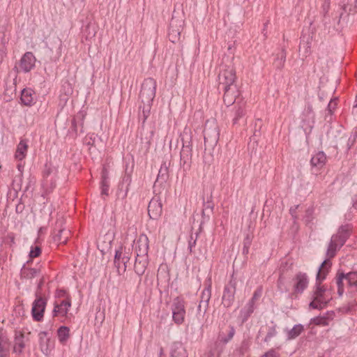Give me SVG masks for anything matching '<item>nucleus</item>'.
<instances>
[{
  "label": "nucleus",
  "mask_w": 357,
  "mask_h": 357,
  "mask_svg": "<svg viewBox=\"0 0 357 357\" xmlns=\"http://www.w3.org/2000/svg\"><path fill=\"white\" fill-rule=\"evenodd\" d=\"M39 343L43 352L47 353L53 347V342L45 331L39 333Z\"/></svg>",
  "instance_id": "obj_21"
},
{
  "label": "nucleus",
  "mask_w": 357,
  "mask_h": 357,
  "mask_svg": "<svg viewBox=\"0 0 357 357\" xmlns=\"http://www.w3.org/2000/svg\"><path fill=\"white\" fill-rule=\"evenodd\" d=\"M205 357H218V356L214 351L211 350L205 354Z\"/></svg>",
  "instance_id": "obj_62"
},
{
  "label": "nucleus",
  "mask_w": 357,
  "mask_h": 357,
  "mask_svg": "<svg viewBox=\"0 0 357 357\" xmlns=\"http://www.w3.org/2000/svg\"><path fill=\"white\" fill-rule=\"evenodd\" d=\"M245 102L238 101L236 102L233 107L229 109V115L231 118L233 125H236L243 120L246 115Z\"/></svg>",
  "instance_id": "obj_8"
},
{
  "label": "nucleus",
  "mask_w": 357,
  "mask_h": 357,
  "mask_svg": "<svg viewBox=\"0 0 357 357\" xmlns=\"http://www.w3.org/2000/svg\"><path fill=\"white\" fill-rule=\"evenodd\" d=\"M40 275V270L39 268H29L25 264L23 265L20 270L21 280H29Z\"/></svg>",
  "instance_id": "obj_20"
},
{
  "label": "nucleus",
  "mask_w": 357,
  "mask_h": 357,
  "mask_svg": "<svg viewBox=\"0 0 357 357\" xmlns=\"http://www.w3.org/2000/svg\"><path fill=\"white\" fill-rule=\"evenodd\" d=\"M136 252L138 257H148V238L146 236L140 237L137 242Z\"/></svg>",
  "instance_id": "obj_22"
},
{
  "label": "nucleus",
  "mask_w": 357,
  "mask_h": 357,
  "mask_svg": "<svg viewBox=\"0 0 357 357\" xmlns=\"http://www.w3.org/2000/svg\"><path fill=\"white\" fill-rule=\"evenodd\" d=\"M33 301L31 309L33 319L36 321H40L43 319L47 300L41 296H38Z\"/></svg>",
  "instance_id": "obj_10"
},
{
  "label": "nucleus",
  "mask_w": 357,
  "mask_h": 357,
  "mask_svg": "<svg viewBox=\"0 0 357 357\" xmlns=\"http://www.w3.org/2000/svg\"><path fill=\"white\" fill-rule=\"evenodd\" d=\"M150 109H151V106H146V105H144L143 110H142V114H143L142 124H144L145 123L146 119L148 118L149 113H150Z\"/></svg>",
  "instance_id": "obj_53"
},
{
  "label": "nucleus",
  "mask_w": 357,
  "mask_h": 357,
  "mask_svg": "<svg viewBox=\"0 0 357 357\" xmlns=\"http://www.w3.org/2000/svg\"><path fill=\"white\" fill-rule=\"evenodd\" d=\"M351 228L350 225H342L337 234L332 236L326 251L327 257L333 258L335 256L337 248H340L349 237Z\"/></svg>",
  "instance_id": "obj_2"
},
{
  "label": "nucleus",
  "mask_w": 357,
  "mask_h": 357,
  "mask_svg": "<svg viewBox=\"0 0 357 357\" xmlns=\"http://www.w3.org/2000/svg\"><path fill=\"white\" fill-rule=\"evenodd\" d=\"M228 328L229 329L227 335H225L224 332H222L219 335L220 342L224 344L228 343L233 338L236 332L233 326L229 325Z\"/></svg>",
  "instance_id": "obj_35"
},
{
  "label": "nucleus",
  "mask_w": 357,
  "mask_h": 357,
  "mask_svg": "<svg viewBox=\"0 0 357 357\" xmlns=\"http://www.w3.org/2000/svg\"><path fill=\"white\" fill-rule=\"evenodd\" d=\"M29 340L28 335H25L22 331H15L13 353L16 355H21L26 347V343Z\"/></svg>",
  "instance_id": "obj_12"
},
{
  "label": "nucleus",
  "mask_w": 357,
  "mask_h": 357,
  "mask_svg": "<svg viewBox=\"0 0 357 357\" xmlns=\"http://www.w3.org/2000/svg\"><path fill=\"white\" fill-rule=\"evenodd\" d=\"M211 297V283L209 284L204 289L201 294L200 301L209 303Z\"/></svg>",
  "instance_id": "obj_40"
},
{
  "label": "nucleus",
  "mask_w": 357,
  "mask_h": 357,
  "mask_svg": "<svg viewBox=\"0 0 357 357\" xmlns=\"http://www.w3.org/2000/svg\"><path fill=\"white\" fill-rule=\"evenodd\" d=\"M353 207L357 209V192L354 195L352 198Z\"/></svg>",
  "instance_id": "obj_63"
},
{
  "label": "nucleus",
  "mask_w": 357,
  "mask_h": 357,
  "mask_svg": "<svg viewBox=\"0 0 357 357\" xmlns=\"http://www.w3.org/2000/svg\"><path fill=\"white\" fill-rule=\"evenodd\" d=\"M286 50L284 47H283L282 48L281 52L277 54V56L273 62V65L277 69L281 70L283 68L286 61Z\"/></svg>",
  "instance_id": "obj_30"
},
{
  "label": "nucleus",
  "mask_w": 357,
  "mask_h": 357,
  "mask_svg": "<svg viewBox=\"0 0 357 357\" xmlns=\"http://www.w3.org/2000/svg\"><path fill=\"white\" fill-rule=\"evenodd\" d=\"M236 79V71L232 66H222L218 75V89L236 86L234 84Z\"/></svg>",
  "instance_id": "obj_4"
},
{
  "label": "nucleus",
  "mask_w": 357,
  "mask_h": 357,
  "mask_svg": "<svg viewBox=\"0 0 357 357\" xmlns=\"http://www.w3.org/2000/svg\"><path fill=\"white\" fill-rule=\"evenodd\" d=\"M326 161V154L323 151H319L312 157L310 164L314 167L321 169L325 165Z\"/></svg>",
  "instance_id": "obj_24"
},
{
  "label": "nucleus",
  "mask_w": 357,
  "mask_h": 357,
  "mask_svg": "<svg viewBox=\"0 0 357 357\" xmlns=\"http://www.w3.org/2000/svg\"><path fill=\"white\" fill-rule=\"evenodd\" d=\"M224 91L223 101L229 107L236 103V98L238 96L237 86L221 88Z\"/></svg>",
  "instance_id": "obj_16"
},
{
  "label": "nucleus",
  "mask_w": 357,
  "mask_h": 357,
  "mask_svg": "<svg viewBox=\"0 0 357 357\" xmlns=\"http://www.w3.org/2000/svg\"><path fill=\"white\" fill-rule=\"evenodd\" d=\"M153 135H154V131H153V130H151V131H150V135H149V137L146 138V140H147V141H146V144H148V147H149V146H150V144H151V139H152V138H153Z\"/></svg>",
  "instance_id": "obj_61"
},
{
  "label": "nucleus",
  "mask_w": 357,
  "mask_h": 357,
  "mask_svg": "<svg viewBox=\"0 0 357 357\" xmlns=\"http://www.w3.org/2000/svg\"><path fill=\"white\" fill-rule=\"evenodd\" d=\"M61 309V315L66 317L68 312V308L71 306V299L68 297L66 300H63L59 304Z\"/></svg>",
  "instance_id": "obj_41"
},
{
  "label": "nucleus",
  "mask_w": 357,
  "mask_h": 357,
  "mask_svg": "<svg viewBox=\"0 0 357 357\" xmlns=\"http://www.w3.org/2000/svg\"><path fill=\"white\" fill-rule=\"evenodd\" d=\"M346 275V281L347 282L349 286L357 287V272H349L348 273H345Z\"/></svg>",
  "instance_id": "obj_42"
},
{
  "label": "nucleus",
  "mask_w": 357,
  "mask_h": 357,
  "mask_svg": "<svg viewBox=\"0 0 357 357\" xmlns=\"http://www.w3.org/2000/svg\"><path fill=\"white\" fill-rule=\"evenodd\" d=\"M56 186V182L55 181H53L52 179L51 180H49V182H48V186H45L47 189L50 188V190H52L55 188Z\"/></svg>",
  "instance_id": "obj_60"
},
{
  "label": "nucleus",
  "mask_w": 357,
  "mask_h": 357,
  "mask_svg": "<svg viewBox=\"0 0 357 357\" xmlns=\"http://www.w3.org/2000/svg\"><path fill=\"white\" fill-rule=\"evenodd\" d=\"M192 157V148L182 147L180 153L181 165L190 167Z\"/></svg>",
  "instance_id": "obj_23"
},
{
  "label": "nucleus",
  "mask_w": 357,
  "mask_h": 357,
  "mask_svg": "<svg viewBox=\"0 0 357 357\" xmlns=\"http://www.w3.org/2000/svg\"><path fill=\"white\" fill-rule=\"evenodd\" d=\"M169 177L168 167L166 162L162 164L159 169L156 181H160L162 183L165 182Z\"/></svg>",
  "instance_id": "obj_37"
},
{
  "label": "nucleus",
  "mask_w": 357,
  "mask_h": 357,
  "mask_svg": "<svg viewBox=\"0 0 357 357\" xmlns=\"http://www.w3.org/2000/svg\"><path fill=\"white\" fill-rule=\"evenodd\" d=\"M155 91L156 81L151 77L145 79L142 84L139 93V99L143 105L151 106L155 96Z\"/></svg>",
  "instance_id": "obj_3"
},
{
  "label": "nucleus",
  "mask_w": 357,
  "mask_h": 357,
  "mask_svg": "<svg viewBox=\"0 0 357 357\" xmlns=\"http://www.w3.org/2000/svg\"><path fill=\"white\" fill-rule=\"evenodd\" d=\"M311 42L310 37L305 40V37L302 38L300 41L299 51L303 52L305 56L310 53Z\"/></svg>",
  "instance_id": "obj_32"
},
{
  "label": "nucleus",
  "mask_w": 357,
  "mask_h": 357,
  "mask_svg": "<svg viewBox=\"0 0 357 357\" xmlns=\"http://www.w3.org/2000/svg\"><path fill=\"white\" fill-rule=\"evenodd\" d=\"M214 208V204L212 202V195L211 194L210 196L207 198V201H204V208L203 209L209 211V213H212Z\"/></svg>",
  "instance_id": "obj_43"
},
{
  "label": "nucleus",
  "mask_w": 357,
  "mask_h": 357,
  "mask_svg": "<svg viewBox=\"0 0 357 357\" xmlns=\"http://www.w3.org/2000/svg\"><path fill=\"white\" fill-rule=\"evenodd\" d=\"M132 183L131 175L129 173L126 172L124 176L122 178V181L119 185V189L122 190L124 188V195L123 197H126L128 195V192L130 190V187Z\"/></svg>",
  "instance_id": "obj_31"
},
{
  "label": "nucleus",
  "mask_w": 357,
  "mask_h": 357,
  "mask_svg": "<svg viewBox=\"0 0 357 357\" xmlns=\"http://www.w3.org/2000/svg\"><path fill=\"white\" fill-rule=\"evenodd\" d=\"M70 329L68 327L62 326L59 328L57 335L61 343L64 344L70 337Z\"/></svg>",
  "instance_id": "obj_33"
},
{
  "label": "nucleus",
  "mask_w": 357,
  "mask_h": 357,
  "mask_svg": "<svg viewBox=\"0 0 357 357\" xmlns=\"http://www.w3.org/2000/svg\"><path fill=\"white\" fill-rule=\"evenodd\" d=\"M131 254L128 251H126V249L123 247H120V248L116 250L115 256H114V266L117 269V273L119 275H121V264H123V268L122 269L123 272H126L127 268V264L129 262L130 259Z\"/></svg>",
  "instance_id": "obj_7"
},
{
  "label": "nucleus",
  "mask_w": 357,
  "mask_h": 357,
  "mask_svg": "<svg viewBox=\"0 0 357 357\" xmlns=\"http://www.w3.org/2000/svg\"><path fill=\"white\" fill-rule=\"evenodd\" d=\"M53 42L56 45L55 48L57 49L56 51L60 53L61 49V45H62V42H61V39L59 38L58 37L54 38H53Z\"/></svg>",
  "instance_id": "obj_56"
},
{
  "label": "nucleus",
  "mask_w": 357,
  "mask_h": 357,
  "mask_svg": "<svg viewBox=\"0 0 357 357\" xmlns=\"http://www.w3.org/2000/svg\"><path fill=\"white\" fill-rule=\"evenodd\" d=\"M180 137L182 142V147L187 146L189 148H192V136L190 132V130L188 131L187 128H185L184 131L183 132V133H181Z\"/></svg>",
  "instance_id": "obj_36"
},
{
  "label": "nucleus",
  "mask_w": 357,
  "mask_h": 357,
  "mask_svg": "<svg viewBox=\"0 0 357 357\" xmlns=\"http://www.w3.org/2000/svg\"><path fill=\"white\" fill-rule=\"evenodd\" d=\"M50 169H48L44 172V176H45V178H44V181H43L44 186H47V187L48 186L49 179L47 178V177L50 175Z\"/></svg>",
  "instance_id": "obj_59"
},
{
  "label": "nucleus",
  "mask_w": 357,
  "mask_h": 357,
  "mask_svg": "<svg viewBox=\"0 0 357 357\" xmlns=\"http://www.w3.org/2000/svg\"><path fill=\"white\" fill-rule=\"evenodd\" d=\"M34 92L31 89H24L21 93L20 100L22 103L26 106H31L34 102Z\"/></svg>",
  "instance_id": "obj_25"
},
{
  "label": "nucleus",
  "mask_w": 357,
  "mask_h": 357,
  "mask_svg": "<svg viewBox=\"0 0 357 357\" xmlns=\"http://www.w3.org/2000/svg\"><path fill=\"white\" fill-rule=\"evenodd\" d=\"M63 220L56 222L54 229V241L59 243H66L70 236V231L65 228H62Z\"/></svg>",
  "instance_id": "obj_14"
},
{
  "label": "nucleus",
  "mask_w": 357,
  "mask_h": 357,
  "mask_svg": "<svg viewBox=\"0 0 357 357\" xmlns=\"http://www.w3.org/2000/svg\"><path fill=\"white\" fill-rule=\"evenodd\" d=\"M41 254V249L38 246L31 247V249L29 252V257L31 258H35L40 256Z\"/></svg>",
  "instance_id": "obj_48"
},
{
  "label": "nucleus",
  "mask_w": 357,
  "mask_h": 357,
  "mask_svg": "<svg viewBox=\"0 0 357 357\" xmlns=\"http://www.w3.org/2000/svg\"><path fill=\"white\" fill-rule=\"evenodd\" d=\"M328 259H326L320 265L317 276H316V281L317 282H322L324 281L328 273H329L330 268L331 267L332 263L331 261V259L328 257H327Z\"/></svg>",
  "instance_id": "obj_19"
},
{
  "label": "nucleus",
  "mask_w": 357,
  "mask_h": 357,
  "mask_svg": "<svg viewBox=\"0 0 357 357\" xmlns=\"http://www.w3.org/2000/svg\"><path fill=\"white\" fill-rule=\"evenodd\" d=\"M331 6V1L330 0H324L323 4L321 6L322 13L324 17H326V15L328 13V11L330 10Z\"/></svg>",
  "instance_id": "obj_47"
},
{
  "label": "nucleus",
  "mask_w": 357,
  "mask_h": 357,
  "mask_svg": "<svg viewBox=\"0 0 357 357\" xmlns=\"http://www.w3.org/2000/svg\"><path fill=\"white\" fill-rule=\"evenodd\" d=\"M261 357H280V355L275 350L270 349L262 355Z\"/></svg>",
  "instance_id": "obj_55"
},
{
  "label": "nucleus",
  "mask_w": 357,
  "mask_h": 357,
  "mask_svg": "<svg viewBox=\"0 0 357 357\" xmlns=\"http://www.w3.org/2000/svg\"><path fill=\"white\" fill-rule=\"evenodd\" d=\"M78 119V116H76L73 120H72V123H71V128L73 129V130L75 132H77V119Z\"/></svg>",
  "instance_id": "obj_58"
},
{
  "label": "nucleus",
  "mask_w": 357,
  "mask_h": 357,
  "mask_svg": "<svg viewBox=\"0 0 357 357\" xmlns=\"http://www.w3.org/2000/svg\"><path fill=\"white\" fill-rule=\"evenodd\" d=\"M199 235V232H196L194 235L192 234L188 240V249L190 252H192V248L195 247L197 239Z\"/></svg>",
  "instance_id": "obj_44"
},
{
  "label": "nucleus",
  "mask_w": 357,
  "mask_h": 357,
  "mask_svg": "<svg viewBox=\"0 0 357 357\" xmlns=\"http://www.w3.org/2000/svg\"><path fill=\"white\" fill-rule=\"evenodd\" d=\"M208 307V303H204L200 301L199 304L197 307L198 314L200 315L204 316Z\"/></svg>",
  "instance_id": "obj_46"
},
{
  "label": "nucleus",
  "mask_w": 357,
  "mask_h": 357,
  "mask_svg": "<svg viewBox=\"0 0 357 357\" xmlns=\"http://www.w3.org/2000/svg\"><path fill=\"white\" fill-rule=\"evenodd\" d=\"M321 282H317L315 284V290L313 291L312 297L315 300L327 301L325 298L326 288L321 285Z\"/></svg>",
  "instance_id": "obj_28"
},
{
  "label": "nucleus",
  "mask_w": 357,
  "mask_h": 357,
  "mask_svg": "<svg viewBox=\"0 0 357 357\" xmlns=\"http://www.w3.org/2000/svg\"><path fill=\"white\" fill-rule=\"evenodd\" d=\"M254 303H255V299L252 298L248 305V310H247V312H246V314H245V319H247L254 311Z\"/></svg>",
  "instance_id": "obj_51"
},
{
  "label": "nucleus",
  "mask_w": 357,
  "mask_h": 357,
  "mask_svg": "<svg viewBox=\"0 0 357 357\" xmlns=\"http://www.w3.org/2000/svg\"><path fill=\"white\" fill-rule=\"evenodd\" d=\"M8 340L0 335V357H8Z\"/></svg>",
  "instance_id": "obj_34"
},
{
  "label": "nucleus",
  "mask_w": 357,
  "mask_h": 357,
  "mask_svg": "<svg viewBox=\"0 0 357 357\" xmlns=\"http://www.w3.org/2000/svg\"><path fill=\"white\" fill-rule=\"evenodd\" d=\"M252 238L253 235L252 234H247L243 240V246L250 248L252 244Z\"/></svg>",
  "instance_id": "obj_52"
},
{
  "label": "nucleus",
  "mask_w": 357,
  "mask_h": 357,
  "mask_svg": "<svg viewBox=\"0 0 357 357\" xmlns=\"http://www.w3.org/2000/svg\"><path fill=\"white\" fill-rule=\"evenodd\" d=\"M329 301H321V300H315L314 297H312V301L309 304V307L312 309L321 310L325 307Z\"/></svg>",
  "instance_id": "obj_39"
},
{
  "label": "nucleus",
  "mask_w": 357,
  "mask_h": 357,
  "mask_svg": "<svg viewBox=\"0 0 357 357\" xmlns=\"http://www.w3.org/2000/svg\"><path fill=\"white\" fill-rule=\"evenodd\" d=\"M36 58L31 52H26L20 61V68L24 72L28 73L35 66Z\"/></svg>",
  "instance_id": "obj_15"
},
{
  "label": "nucleus",
  "mask_w": 357,
  "mask_h": 357,
  "mask_svg": "<svg viewBox=\"0 0 357 357\" xmlns=\"http://www.w3.org/2000/svg\"><path fill=\"white\" fill-rule=\"evenodd\" d=\"M149 264L148 257H138L136 256L134 264V270L135 273L141 280V276L144 273Z\"/></svg>",
  "instance_id": "obj_18"
},
{
  "label": "nucleus",
  "mask_w": 357,
  "mask_h": 357,
  "mask_svg": "<svg viewBox=\"0 0 357 357\" xmlns=\"http://www.w3.org/2000/svg\"><path fill=\"white\" fill-rule=\"evenodd\" d=\"M27 149V141L26 139H21L17 147L15 158L19 160L24 159L26 155Z\"/></svg>",
  "instance_id": "obj_27"
},
{
  "label": "nucleus",
  "mask_w": 357,
  "mask_h": 357,
  "mask_svg": "<svg viewBox=\"0 0 357 357\" xmlns=\"http://www.w3.org/2000/svg\"><path fill=\"white\" fill-rule=\"evenodd\" d=\"M304 330V327L302 324H296L295 325L289 332H288V339H295Z\"/></svg>",
  "instance_id": "obj_38"
},
{
  "label": "nucleus",
  "mask_w": 357,
  "mask_h": 357,
  "mask_svg": "<svg viewBox=\"0 0 357 357\" xmlns=\"http://www.w3.org/2000/svg\"><path fill=\"white\" fill-rule=\"evenodd\" d=\"M172 357H188V353L181 342H174L172 346L171 349Z\"/></svg>",
  "instance_id": "obj_26"
},
{
  "label": "nucleus",
  "mask_w": 357,
  "mask_h": 357,
  "mask_svg": "<svg viewBox=\"0 0 357 357\" xmlns=\"http://www.w3.org/2000/svg\"><path fill=\"white\" fill-rule=\"evenodd\" d=\"M337 106V99H331L330 102L328 104L327 106V111L328 112L329 114H332L333 111L335 109Z\"/></svg>",
  "instance_id": "obj_49"
},
{
  "label": "nucleus",
  "mask_w": 357,
  "mask_h": 357,
  "mask_svg": "<svg viewBox=\"0 0 357 357\" xmlns=\"http://www.w3.org/2000/svg\"><path fill=\"white\" fill-rule=\"evenodd\" d=\"M266 333V335L264 339V342H269L273 337L277 335V324L271 321L266 325L262 326L259 331V334Z\"/></svg>",
  "instance_id": "obj_17"
},
{
  "label": "nucleus",
  "mask_w": 357,
  "mask_h": 357,
  "mask_svg": "<svg viewBox=\"0 0 357 357\" xmlns=\"http://www.w3.org/2000/svg\"><path fill=\"white\" fill-rule=\"evenodd\" d=\"M100 183H109V172L105 167L102 169Z\"/></svg>",
  "instance_id": "obj_50"
},
{
  "label": "nucleus",
  "mask_w": 357,
  "mask_h": 357,
  "mask_svg": "<svg viewBox=\"0 0 357 357\" xmlns=\"http://www.w3.org/2000/svg\"><path fill=\"white\" fill-rule=\"evenodd\" d=\"M236 279L234 278V274L231 276L229 282L225 286L223 294L222 297V304L225 307H229L232 305L236 289Z\"/></svg>",
  "instance_id": "obj_6"
},
{
  "label": "nucleus",
  "mask_w": 357,
  "mask_h": 357,
  "mask_svg": "<svg viewBox=\"0 0 357 357\" xmlns=\"http://www.w3.org/2000/svg\"><path fill=\"white\" fill-rule=\"evenodd\" d=\"M8 238L10 241V245H12L15 243V236H14V235L13 234H9L8 235Z\"/></svg>",
  "instance_id": "obj_64"
},
{
  "label": "nucleus",
  "mask_w": 357,
  "mask_h": 357,
  "mask_svg": "<svg viewBox=\"0 0 357 357\" xmlns=\"http://www.w3.org/2000/svg\"><path fill=\"white\" fill-rule=\"evenodd\" d=\"M294 283L293 286V295L301 294L307 289L309 283V279L306 273L298 272L293 279Z\"/></svg>",
  "instance_id": "obj_9"
},
{
  "label": "nucleus",
  "mask_w": 357,
  "mask_h": 357,
  "mask_svg": "<svg viewBox=\"0 0 357 357\" xmlns=\"http://www.w3.org/2000/svg\"><path fill=\"white\" fill-rule=\"evenodd\" d=\"M162 213V204L158 197H153L148 206V214L151 219L158 220Z\"/></svg>",
  "instance_id": "obj_13"
},
{
  "label": "nucleus",
  "mask_w": 357,
  "mask_h": 357,
  "mask_svg": "<svg viewBox=\"0 0 357 357\" xmlns=\"http://www.w3.org/2000/svg\"><path fill=\"white\" fill-rule=\"evenodd\" d=\"M184 23L185 13L183 4L176 3L168 30V37L172 43H176L180 41Z\"/></svg>",
  "instance_id": "obj_1"
},
{
  "label": "nucleus",
  "mask_w": 357,
  "mask_h": 357,
  "mask_svg": "<svg viewBox=\"0 0 357 357\" xmlns=\"http://www.w3.org/2000/svg\"><path fill=\"white\" fill-rule=\"evenodd\" d=\"M59 314H61V309H60L59 304L55 303L54 310L52 311V315H53V317H56Z\"/></svg>",
  "instance_id": "obj_57"
},
{
  "label": "nucleus",
  "mask_w": 357,
  "mask_h": 357,
  "mask_svg": "<svg viewBox=\"0 0 357 357\" xmlns=\"http://www.w3.org/2000/svg\"><path fill=\"white\" fill-rule=\"evenodd\" d=\"M204 139L205 143H209L211 145L215 144L219 139L218 127L213 123L212 125L206 123L204 131Z\"/></svg>",
  "instance_id": "obj_11"
},
{
  "label": "nucleus",
  "mask_w": 357,
  "mask_h": 357,
  "mask_svg": "<svg viewBox=\"0 0 357 357\" xmlns=\"http://www.w3.org/2000/svg\"><path fill=\"white\" fill-rule=\"evenodd\" d=\"M312 323L317 326H326L328 324V321L324 317H316L312 319Z\"/></svg>",
  "instance_id": "obj_45"
},
{
  "label": "nucleus",
  "mask_w": 357,
  "mask_h": 357,
  "mask_svg": "<svg viewBox=\"0 0 357 357\" xmlns=\"http://www.w3.org/2000/svg\"><path fill=\"white\" fill-rule=\"evenodd\" d=\"M335 284L337 287V294L340 296H342L344 294V280H346V275L343 272L337 271L335 278Z\"/></svg>",
  "instance_id": "obj_29"
},
{
  "label": "nucleus",
  "mask_w": 357,
  "mask_h": 357,
  "mask_svg": "<svg viewBox=\"0 0 357 357\" xmlns=\"http://www.w3.org/2000/svg\"><path fill=\"white\" fill-rule=\"evenodd\" d=\"M101 184V195L107 196L109 195V183H100Z\"/></svg>",
  "instance_id": "obj_54"
},
{
  "label": "nucleus",
  "mask_w": 357,
  "mask_h": 357,
  "mask_svg": "<svg viewBox=\"0 0 357 357\" xmlns=\"http://www.w3.org/2000/svg\"><path fill=\"white\" fill-rule=\"evenodd\" d=\"M171 310L174 322L177 325L182 324L185 321L186 314L185 300L180 296L174 298Z\"/></svg>",
  "instance_id": "obj_5"
}]
</instances>
